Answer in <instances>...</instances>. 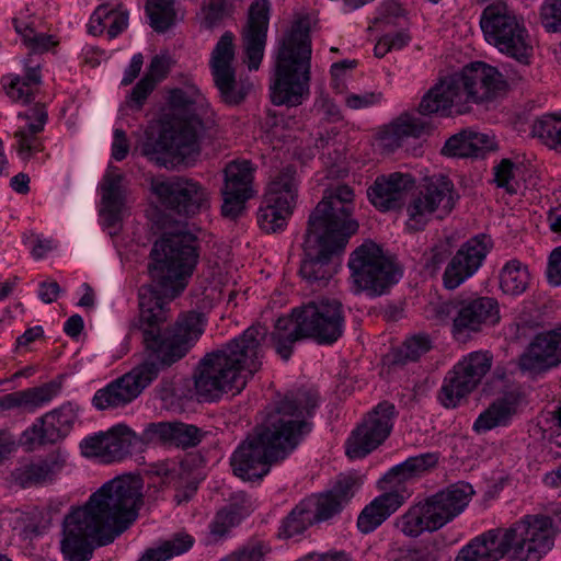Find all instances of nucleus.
I'll return each instance as SVG.
<instances>
[{"instance_id":"nucleus-1","label":"nucleus","mask_w":561,"mask_h":561,"mask_svg":"<svg viewBox=\"0 0 561 561\" xmlns=\"http://www.w3.org/2000/svg\"><path fill=\"white\" fill-rule=\"evenodd\" d=\"M150 255L152 284L138 291L144 359L95 391L92 404L96 410L131 403L161 371L184 358L204 332V319L196 311L181 314L172 327L161 330L170 318L168 305L186 288L198 262L196 238L183 231L165 233L154 242Z\"/></svg>"},{"instance_id":"nucleus-2","label":"nucleus","mask_w":561,"mask_h":561,"mask_svg":"<svg viewBox=\"0 0 561 561\" xmlns=\"http://www.w3.org/2000/svg\"><path fill=\"white\" fill-rule=\"evenodd\" d=\"M142 483L134 476L116 477L72 507L62 523L60 549L67 561H89L96 547L112 543L138 518Z\"/></svg>"},{"instance_id":"nucleus-3","label":"nucleus","mask_w":561,"mask_h":561,"mask_svg":"<svg viewBox=\"0 0 561 561\" xmlns=\"http://www.w3.org/2000/svg\"><path fill=\"white\" fill-rule=\"evenodd\" d=\"M280 313L270 306L260 321L232 339L221 348L207 354L195 374V391L199 401H216L224 393H240L262 366V345L271 342L280 355Z\"/></svg>"},{"instance_id":"nucleus-4","label":"nucleus","mask_w":561,"mask_h":561,"mask_svg":"<svg viewBox=\"0 0 561 561\" xmlns=\"http://www.w3.org/2000/svg\"><path fill=\"white\" fill-rule=\"evenodd\" d=\"M168 104L173 117L162 122L157 139L148 137L142 145L144 156L162 167L198 153V140L204 131L201 114L207 107L205 96L195 84L171 90Z\"/></svg>"},{"instance_id":"nucleus-5","label":"nucleus","mask_w":561,"mask_h":561,"mask_svg":"<svg viewBox=\"0 0 561 561\" xmlns=\"http://www.w3.org/2000/svg\"><path fill=\"white\" fill-rule=\"evenodd\" d=\"M311 55L310 19L300 15L283 38V105L296 107L309 99Z\"/></svg>"},{"instance_id":"nucleus-6","label":"nucleus","mask_w":561,"mask_h":561,"mask_svg":"<svg viewBox=\"0 0 561 561\" xmlns=\"http://www.w3.org/2000/svg\"><path fill=\"white\" fill-rule=\"evenodd\" d=\"M473 491L463 483L450 486L411 506L400 518L401 531L412 538L433 533L457 517L471 500Z\"/></svg>"},{"instance_id":"nucleus-7","label":"nucleus","mask_w":561,"mask_h":561,"mask_svg":"<svg viewBox=\"0 0 561 561\" xmlns=\"http://www.w3.org/2000/svg\"><path fill=\"white\" fill-rule=\"evenodd\" d=\"M280 451V410L276 409L233 451L230 463L244 481L263 478Z\"/></svg>"},{"instance_id":"nucleus-8","label":"nucleus","mask_w":561,"mask_h":561,"mask_svg":"<svg viewBox=\"0 0 561 561\" xmlns=\"http://www.w3.org/2000/svg\"><path fill=\"white\" fill-rule=\"evenodd\" d=\"M434 317L440 323L450 325L455 341L466 343L473 335L500 321V307L495 298L489 296L459 295L433 307Z\"/></svg>"},{"instance_id":"nucleus-9","label":"nucleus","mask_w":561,"mask_h":561,"mask_svg":"<svg viewBox=\"0 0 561 561\" xmlns=\"http://www.w3.org/2000/svg\"><path fill=\"white\" fill-rule=\"evenodd\" d=\"M352 289L370 298L385 295L402 277V271L374 241H365L350 255Z\"/></svg>"},{"instance_id":"nucleus-10","label":"nucleus","mask_w":561,"mask_h":561,"mask_svg":"<svg viewBox=\"0 0 561 561\" xmlns=\"http://www.w3.org/2000/svg\"><path fill=\"white\" fill-rule=\"evenodd\" d=\"M291 318L295 327L287 335L290 343L311 339L319 345H332L345 330L343 305L335 298L322 297L294 308Z\"/></svg>"},{"instance_id":"nucleus-11","label":"nucleus","mask_w":561,"mask_h":561,"mask_svg":"<svg viewBox=\"0 0 561 561\" xmlns=\"http://www.w3.org/2000/svg\"><path fill=\"white\" fill-rule=\"evenodd\" d=\"M321 402L319 388L309 381L296 382L283 393V460L311 434Z\"/></svg>"},{"instance_id":"nucleus-12","label":"nucleus","mask_w":561,"mask_h":561,"mask_svg":"<svg viewBox=\"0 0 561 561\" xmlns=\"http://www.w3.org/2000/svg\"><path fill=\"white\" fill-rule=\"evenodd\" d=\"M480 26L488 43L494 45L501 53L514 58L520 65L530 64L533 46L528 32L506 5L492 3L488 5L480 18Z\"/></svg>"},{"instance_id":"nucleus-13","label":"nucleus","mask_w":561,"mask_h":561,"mask_svg":"<svg viewBox=\"0 0 561 561\" xmlns=\"http://www.w3.org/2000/svg\"><path fill=\"white\" fill-rule=\"evenodd\" d=\"M502 536L513 561H540L554 546V528L548 515L527 514L506 528Z\"/></svg>"},{"instance_id":"nucleus-14","label":"nucleus","mask_w":561,"mask_h":561,"mask_svg":"<svg viewBox=\"0 0 561 561\" xmlns=\"http://www.w3.org/2000/svg\"><path fill=\"white\" fill-rule=\"evenodd\" d=\"M458 198L454 183L448 176H431L407 204V229L421 231L433 218H445L451 213Z\"/></svg>"},{"instance_id":"nucleus-15","label":"nucleus","mask_w":561,"mask_h":561,"mask_svg":"<svg viewBox=\"0 0 561 561\" xmlns=\"http://www.w3.org/2000/svg\"><path fill=\"white\" fill-rule=\"evenodd\" d=\"M492 364L493 356L488 351H473L462 356L443 379L437 394L439 403L446 409L459 407L479 387Z\"/></svg>"},{"instance_id":"nucleus-16","label":"nucleus","mask_w":561,"mask_h":561,"mask_svg":"<svg viewBox=\"0 0 561 561\" xmlns=\"http://www.w3.org/2000/svg\"><path fill=\"white\" fill-rule=\"evenodd\" d=\"M234 38L232 32H225L209 57V69L215 87L221 101L231 106L241 104L253 88L249 78L237 79Z\"/></svg>"},{"instance_id":"nucleus-17","label":"nucleus","mask_w":561,"mask_h":561,"mask_svg":"<svg viewBox=\"0 0 561 561\" xmlns=\"http://www.w3.org/2000/svg\"><path fill=\"white\" fill-rule=\"evenodd\" d=\"M354 191L347 185L327 190L321 202L309 217V227L333 234L347 233V239L358 230V222L351 218Z\"/></svg>"},{"instance_id":"nucleus-18","label":"nucleus","mask_w":561,"mask_h":561,"mask_svg":"<svg viewBox=\"0 0 561 561\" xmlns=\"http://www.w3.org/2000/svg\"><path fill=\"white\" fill-rule=\"evenodd\" d=\"M397 415L393 403H378L352 431L345 444L346 455L351 459H360L378 448L389 437Z\"/></svg>"},{"instance_id":"nucleus-19","label":"nucleus","mask_w":561,"mask_h":561,"mask_svg":"<svg viewBox=\"0 0 561 561\" xmlns=\"http://www.w3.org/2000/svg\"><path fill=\"white\" fill-rule=\"evenodd\" d=\"M348 242L347 233L333 234L314 230L308 226L305 254L300 274L309 283L325 282L332 276L330 261L333 255L342 253Z\"/></svg>"},{"instance_id":"nucleus-20","label":"nucleus","mask_w":561,"mask_h":561,"mask_svg":"<svg viewBox=\"0 0 561 561\" xmlns=\"http://www.w3.org/2000/svg\"><path fill=\"white\" fill-rule=\"evenodd\" d=\"M145 445L144 434L138 436L131 428L118 424L107 432H100L83 438L80 449L84 457L101 463L122 461Z\"/></svg>"},{"instance_id":"nucleus-21","label":"nucleus","mask_w":561,"mask_h":561,"mask_svg":"<svg viewBox=\"0 0 561 561\" xmlns=\"http://www.w3.org/2000/svg\"><path fill=\"white\" fill-rule=\"evenodd\" d=\"M151 192L167 208L179 215L193 216L208 206V191L198 182L186 178H153Z\"/></svg>"},{"instance_id":"nucleus-22","label":"nucleus","mask_w":561,"mask_h":561,"mask_svg":"<svg viewBox=\"0 0 561 561\" xmlns=\"http://www.w3.org/2000/svg\"><path fill=\"white\" fill-rule=\"evenodd\" d=\"M493 248L492 238L479 233L463 242L447 264L443 283L447 289H456L472 277L482 266Z\"/></svg>"},{"instance_id":"nucleus-23","label":"nucleus","mask_w":561,"mask_h":561,"mask_svg":"<svg viewBox=\"0 0 561 561\" xmlns=\"http://www.w3.org/2000/svg\"><path fill=\"white\" fill-rule=\"evenodd\" d=\"M453 77L461 91L462 101L489 102L506 87L499 70L483 61L471 62Z\"/></svg>"},{"instance_id":"nucleus-24","label":"nucleus","mask_w":561,"mask_h":561,"mask_svg":"<svg viewBox=\"0 0 561 561\" xmlns=\"http://www.w3.org/2000/svg\"><path fill=\"white\" fill-rule=\"evenodd\" d=\"M253 179L254 169L250 161H232L227 164L221 206L225 217L237 218L240 215L244 203L254 194Z\"/></svg>"},{"instance_id":"nucleus-25","label":"nucleus","mask_w":561,"mask_h":561,"mask_svg":"<svg viewBox=\"0 0 561 561\" xmlns=\"http://www.w3.org/2000/svg\"><path fill=\"white\" fill-rule=\"evenodd\" d=\"M561 364V325L534 336L519 356L518 367L523 371L538 375Z\"/></svg>"},{"instance_id":"nucleus-26","label":"nucleus","mask_w":561,"mask_h":561,"mask_svg":"<svg viewBox=\"0 0 561 561\" xmlns=\"http://www.w3.org/2000/svg\"><path fill=\"white\" fill-rule=\"evenodd\" d=\"M410 173L392 172L378 175L367 190V197L376 209L382 213L401 209L415 186Z\"/></svg>"},{"instance_id":"nucleus-27","label":"nucleus","mask_w":561,"mask_h":561,"mask_svg":"<svg viewBox=\"0 0 561 561\" xmlns=\"http://www.w3.org/2000/svg\"><path fill=\"white\" fill-rule=\"evenodd\" d=\"M270 5L266 0H256L249 10L248 23L242 32V41L248 68L257 70L264 56L268 27Z\"/></svg>"},{"instance_id":"nucleus-28","label":"nucleus","mask_w":561,"mask_h":561,"mask_svg":"<svg viewBox=\"0 0 561 561\" xmlns=\"http://www.w3.org/2000/svg\"><path fill=\"white\" fill-rule=\"evenodd\" d=\"M18 117L25 119V125L14 131L15 142L12 147L18 157L27 162L44 150L41 133L45 128L48 114L45 106L36 105L25 113H19Z\"/></svg>"},{"instance_id":"nucleus-29","label":"nucleus","mask_w":561,"mask_h":561,"mask_svg":"<svg viewBox=\"0 0 561 561\" xmlns=\"http://www.w3.org/2000/svg\"><path fill=\"white\" fill-rule=\"evenodd\" d=\"M142 434L145 444H162L183 449L198 445L204 435L196 425L179 421L149 423Z\"/></svg>"},{"instance_id":"nucleus-30","label":"nucleus","mask_w":561,"mask_h":561,"mask_svg":"<svg viewBox=\"0 0 561 561\" xmlns=\"http://www.w3.org/2000/svg\"><path fill=\"white\" fill-rule=\"evenodd\" d=\"M128 16L122 0H102L90 16L88 32L93 36L105 33L108 39H113L127 28Z\"/></svg>"},{"instance_id":"nucleus-31","label":"nucleus","mask_w":561,"mask_h":561,"mask_svg":"<svg viewBox=\"0 0 561 561\" xmlns=\"http://www.w3.org/2000/svg\"><path fill=\"white\" fill-rule=\"evenodd\" d=\"M124 179L119 169L110 164L100 183L101 215L107 227L116 226L122 220L125 206Z\"/></svg>"},{"instance_id":"nucleus-32","label":"nucleus","mask_w":561,"mask_h":561,"mask_svg":"<svg viewBox=\"0 0 561 561\" xmlns=\"http://www.w3.org/2000/svg\"><path fill=\"white\" fill-rule=\"evenodd\" d=\"M432 124L425 115L416 113H402L392 121L381 133V140L387 147H400L408 138H421L428 135Z\"/></svg>"},{"instance_id":"nucleus-33","label":"nucleus","mask_w":561,"mask_h":561,"mask_svg":"<svg viewBox=\"0 0 561 561\" xmlns=\"http://www.w3.org/2000/svg\"><path fill=\"white\" fill-rule=\"evenodd\" d=\"M462 102L461 91L451 76H448L433 88H431L422 98L419 104L420 114L430 116L437 114L449 116L451 107Z\"/></svg>"},{"instance_id":"nucleus-34","label":"nucleus","mask_w":561,"mask_h":561,"mask_svg":"<svg viewBox=\"0 0 561 561\" xmlns=\"http://www.w3.org/2000/svg\"><path fill=\"white\" fill-rule=\"evenodd\" d=\"M255 508L254 502L244 492L233 493L229 503L220 510L209 524L211 541L224 537L230 528L239 525Z\"/></svg>"},{"instance_id":"nucleus-35","label":"nucleus","mask_w":561,"mask_h":561,"mask_svg":"<svg viewBox=\"0 0 561 561\" xmlns=\"http://www.w3.org/2000/svg\"><path fill=\"white\" fill-rule=\"evenodd\" d=\"M506 556L502 528H493L462 547L456 561H499Z\"/></svg>"},{"instance_id":"nucleus-36","label":"nucleus","mask_w":561,"mask_h":561,"mask_svg":"<svg viewBox=\"0 0 561 561\" xmlns=\"http://www.w3.org/2000/svg\"><path fill=\"white\" fill-rule=\"evenodd\" d=\"M520 402L522 396L518 391L504 393L480 413L473 423V431L485 433L495 427L508 425L517 413Z\"/></svg>"},{"instance_id":"nucleus-37","label":"nucleus","mask_w":561,"mask_h":561,"mask_svg":"<svg viewBox=\"0 0 561 561\" xmlns=\"http://www.w3.org/2000/svg\"><path fill=\"white\" fill-rule=\"evenodd\" d=\"M404 503L398 492H385L367 504L357 517V528L362 534H370L386 522Z\"/></svg>"},{"instance_id":"nucleus-38","label":"nucleus","mask_w":561,"mask_h":561,"mask_svg":"<svg viewBox=\"0 0 561 561\" xmlns=\"http://www.w3.org/2000/svg\"><path fill=\"white\" fill-rule=\"evenodd\" d=\"M61 390V383L50 381L39 387L8 393L0 398V410L23 408L30 412L48 404Z\"/></svg>"},{"instance_id":"nucleus-39","label":"nucleus","mask_w":561,"mask_h":561,"mask_svg":"<svg viewBox=\"0 0 561 561\" xmlns=\"http://www.w3.org/2000/svg\"><path fill=\"white\" fill-rule=\"evenodd\" d=\"M64 466L65 459L60 455L50 454L18 468L15 479L23 488L44 484L53 481Z\"/></svg>"},{"instance_id":"nucleus-40","label":"nucleus","mask_w":561,"mask_h":561,"mask_svg":"<svg viewBox=\"0 0 561 561\" xmlns=\"http://www.w3.org/2000/svg\"><path fill=\"white\" fill-rule=\"evenodd\" d=\"M66 437L54 423L53 414H45L27 427L20 437V445L26 450H33L36 446L55 444Z\"/></svg>"},{"instance_id":"nucleus-41","label":"nucleus","mask_w":561,"mask_h":561,"mask_svg":"<svg viewBox=\"0 0 561 561\" xmlns=\"http://www.w3.org/2000/svg\"><path fill=\"white\" fill-rule=\"evenodd\" d=\"M499 279L502 293L516 297L527 290L531 276L527 264L517 259H512L502 266Z\"/></svg>"},{"instance_id":"nucleus-42","label":"nucleus","mask_w":561,"mask_h":561,"mask_svg":"<svg viewBox=\"0 0 561 561\" xmlns=\"http://www.w3.org/2000/svg\"><path fill=\"white\" fill-rule=\"evenodd\" d=\"M280 181H271L259 208L257 222L262 230L276 232L280 227Z\"/></svg>"},{"instance_id":"nucleus-43","label":"nucleus","mask_w":561,"mask_h":561,"mask_svg":"<svg viewBox=\"0 0 561 561\" xmlns=\"http://www.w3.org/2000/svg\"><path fill=\"white\" fill-rule=\"evenodd\" d=\"M194 542L193 536L180 531L162 541L159 546L147 549L137 561H169L187 552Z\"/></svg>"},{"instance_id":"nucleus-44","label":"nucleus","mask_w":561,"mask_h":561,"mask_svg":"<svg viewBox=\"0 0 561 561\" xmlns=\"http://www.w3.org/2000/svg\"><path fill=\"white\" fill-rule=\"evenodd\" d=\"M314 524L325 522L339 514L343 506L329 492L311 495L301 501Z\"/></svg>"},{"instance_id":"nucleus-45","label":"nucleus","mask_w":561,"mask_h":561,"mask_svg":"<svg viewBox=\"0 0 561 561\" xmlns=\"http://www.w3.org/2000/svg\"><path fill=\"white\" fill-rule=\"evenodd\" d=\"M437 462V454H421L417 456L409 457L405 461L392 467L389 471V476L397 477L400 482L407 481L413 477L426 472L431 468H434Z\"/></svg>"},{"instance_id":"nucleus-46","label":"nucleus","mask_w":561,"mask_h":561,"mask_svg":"<svg viewBox=\"0 0 561 561\" xmlns=\"http://www.w3.org/2000/svg\"><path fill=\"white\" fill-rule=\"evenodd\" d=\"M531 135L549 148L561 151V116L550 114L537 118L531 126Z\"/></svg>"},{"instance_id":"nucleus-47","label":"nucleus","mask_w":561,"mask_h":561,"mask_svg":"<svg viewBox=\"0 0 561 561\" xmlns=\"http://www.w3.org/2000/svg\"><path fill=\"white\" fill-rule=\"evenodd\" d=\"M432 348V341L427 334H415L408 337L393 353V364L405 365L417 362Z\"/></svg>"},{"instance_id":"nucleus-48","label":"nucleus","mask_w":561,"mask_h":561,"mask_svg":"<svg viewBox=\"0 0 561 561\" xmlns=\"http://www.w3.org/2000/svg\"><path fill=\"white\" fill-rule=\"evenodd\" d=\"M146 13L154 31L165 32L175 21L174 0H147Z\"/></svg>"},{"instance_id":"nucleus-49","label":"nucleus","mask_w":561,"mask_h":561,"mask_svg":"<svg viewBox=\"0 0 561 561\" xmlns=\"http://www.w3.org/2000/svg\"><path fill=\"white\" fill-rule=\"evenodd\" d=\"M8 96L14 102L27 104L34 98L36 87L20 76H7L2 79Z\"/></svg>"},{"instance_id":"nucleus-50","label":"nucleus","mask_w":561,"mask_h":561,"mask_svg":"<svg viewBox=\"0 0 561 561\" xmlns=\"http://www.w3.org/2000/svg\"><path fill=\"white\" fill-rule=\"evenodd\" d=\"M314 523L307 514L306 507L300 502L286 517L283 523V538H294L304 534V531Z\"/></svg>"},{"instance_id":"nucleus-51","label":"nucleus","mask_w":561,"mask_h":561,"mask_svg":"<svg viewBox=\"0 0 561 561\" xmlns=\"http://www.w3.org/2000/svg\"><path fill=\"white\" fill-rule=\"evenodd\" d=\"M15 31L22 36L23 42L34 54L43 53L54 47L57 42L51 35L37 33L34 28L15 22Z\"/></svg>"},{"instance_id":"nucleus-52","label":"nucleus","mask_w":561,"mask_h":561,"mask_svg":"<svg viewBox=\"0 0 561 561\" xmlns=\"http://www.w3.org/2000/svg\"><path fill=\"white\" fill-rule=\"evenodd\" d=\"M283 214L287 216L291 215L298 198V181L296 179V169L294 167H287L283 170ZM285 215H283V221Z\"/></svg>"},{"instance_id":"nucleus-53","label":"nucleus","mask_w":561,"mask_h":561,"mask_svg":"<svg viewBox=\"0 0 561 561\" xmlns=\"http://www.w3.org/2000/svg\"><path fill=\"white\" fill-rule=\"evenodd\" d=\"M362 485L360 479L355 474H341L336 482L328 492L339 500L340 504L344 506L355 495Z\"/></svg>"},{"instance_id":"nucleus-54","label":"nucleus","mask_w":561,"mask_h":561,"mask_svg":"<svg viewBox=\"0 0 561 561\" xmlns=\"http://www.w3.org/2000/svg\"><path fill=\"white\" fill-rule=\"evenodd\" d=\"M517 167L510 159H503L493 168L494 182L497 187L504 188L508 194H516L518 182L515 176Z\"/></svg>"},{"instance_id":"nucleus-55","label":"nucleus","mask_w":561,"mask_h":561,"mask_svg":"<svg viewBox=\"0 0 561 561\" xmlns=\"http://www.w3.org/2000/svg\"><path fill=\"white\" fill-rule=\"evenodd\" d=\"M472 152L468 130L449 137L442 148V153L446 157L468 158L472 157Z\"/></svg>"},{"instance_id":"nucleus-56","label":"nucleus","mask_w":561,"mask_h":561,"mask_svg":"<svg viewBox=\"0 0 561 561\" xmlns=\"http://www.w3.org/2000/svg\"><path fill=\"white\" fill-rule=\"evenodd\" d=\"M540 20L549 33H561V1L546 0L540 9Z\"/></svg>"},{"instance_id":"nucleus-57","label":"nucleus","mask_w":561,"mask_h":561,"mask_svg":"<svg viewBox=\"0 0 561 561\" xmlns=\"http://www.w3.org/2000/svg\"><path fill=\"white\" fill-rule=\"evenodd\" d=\"M236 0H208L204 7L205 24L207 27H215L225 16L229 15L233 10Z\"/></svg>"},{"instance_id":"nucleus-58","label":"nucleus","mask_w":561,"mask_h":561,"mask_svg":"<svg viewBox=\"0 0 561 561\" xmlns=\"http://www.w3.org/2000/svg\"><path fill=\"white\" fill-rule=\"evenodd\" d=\"M268 548L261 541L244 545L241 549L221 559L220 561H262Z\"/></svg>"},{"instance_id":"nucleus-59","label":"nucleus","mask_w":561,"mask_h":561,"mask_svg":"<svg viewBox=\"0 0 561 561\" xmlns=\"http://www.w3.org/2000/svg\"><path fill=\"white\" fill-rule=\"evenodd\" d=\"M157 85V80L151 76H144L138 83L133 88L129 96L128 104L131 107L140 110L145 104L149 94L153 91Z\"/></svg>"},{"instance_id":"nucleus-60","label":"nucleus","mask_w":561,"mask_h":561,"mask_svg":"<svg viewBox=\"0 0 561 561\" xmlns=\"http://www.w3.org/2000/svg\"><path fill=\"white\" fill-rule=\"evenodd\" d=\"M47 414L54 415V423L66 436L70 433L76 420L77 414L71 404H64L59 409H55Z\"/></svg>"},{"instance_id":"nucleus-61","label":"nucleus","mask_w":561,"mask_h":561,"mask_svg":"<svg viewBox=\"0 0 561 561\" xmlns=\"http://www.w3.org/2000/svg\"><path fill=\"white\" fill-rule=\"evenodd\" d=\"M382 101L381 92H365L363 94H348L345 98V104L351 110H363L377 104Z\"/></svg>"},{"instance_id":"nucleus-62","label":"nucleus","mask_w":561,"mask_h":561,"mask_svg":"<svg viewBox=\"0 0 561 561\" xmlns=\"http://www.w3.org/2000/svg\"><path fill=\"white\" fill-rule=\"evenodd\" d=\"M546 274L551 285L561 286V245L550 253Z\"/></svg>"},{"instance_id":"nucleus-63","label":"nucleus","mask_w":561,"mask_h":561,"mask_svg":"<svg viewBox=\"0 0 561 561\" xmlns=\"http://www.w3.org/2000/svg\"><path fill=\"white\" fill-rule=\"evenodd\" d=\"M469 131V138H470V145L472 157H479L484 151L493 149L494 141L493 138L490 137L488 134L484 133H478V131Z\"/></svg>"},{"instance_id":"nucleus-64","label":"nucleus","mask_w":561,"mask_h":561,"mask_svg":"<svg viewBox=\"0 0 561 561\" xmlns=\"http://www.w3.org/2000/svg\"><path fill=\"white\" fill-rule=\"evenodd\" d=\"M129 152V144L126 137V133L116 128L113 134V142H112V157L116 161L124 160Z\"/></svg>"}]
</instances>
